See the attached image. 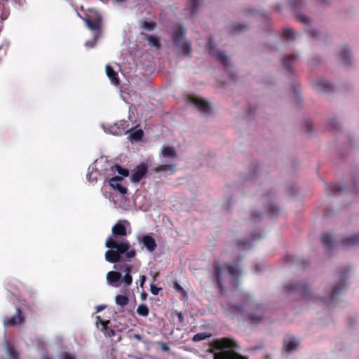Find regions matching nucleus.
Listing matches in <instances>:
<instances>
[{"label": "nucleus", "instance_id": "obj_50", "mask_svg": "<svg viewBox=\"0 0 359 359\" xmlns=\"http://www.w3.org/2000/svg\"><path fill=\"white\" fill-rule=\"evenodd\" d=\"M304 127L307 133L312 131V124L309 121H306L304 124Z\"/></svg>", "mask_w": 359, "mask_h": 359}, {"label": "nucleus", "instance_id": "obj_11", "mask_svg": "<svg viewBox=\"0 0 359 359\" xmlns=\"http://www.w3.org/2000/svg\"><path fill=\"white\" fill-rule=\"evenodd\" d=\"M148 170L147 165L144 163L136 166L133 170L130 180L134 183L139 182L147 174Z\"/></svg>", "mask_w": 359, "mask_h": 359}, {"label": "nucleus", "instance_id": "obj_63", "mask_svg": "<svg viewBox=\"0 0 359 359\" xmlns=\"http://www.w3.org/2000/svg\"><path fill=\"white\" fill-rule=\"evenodd\" d=\"M261 236H261V235H259H259H257V236H252V241H255V240H257V239H258V238H261Z\"/></svg>", "mask_w": 359, "mask_h": 359}, {"label": "nucleus", "instance_id": "obj_15", "mask_svg": "<svg viewBox=\"0 0 359 359\" xmlns=\"http://www.w3.org/2000/svg\"><path fill=\"white\" fill-rule=\"evenodd\" d=\"M105 70L107 76L110 79L111 83L118 86L120 83L118 72H116L109 65H106Z\"/></svg>", "mask_w": 359, "mask_h": 359}, {"label": "nucleus", "instance_id": "obj_38", "mask_svg": "<svg viewBox=\"0 0 359 359\" xmlns=\"http://www.w3.org/2000/svg\"><path fill=\"white\" fill-rule=\"evenodd\" d=\"M175 168L174 164H170V165H161L158 167H156L154 170L156 172H161V171H166L168 170H173Z\"/></svg>", "mask_w": 359, "mask_h": 359}, {"label": "nucleus", "instance_id": "obj_12", "mask_svg": "<svg viewBox=\"0 0 359 359\" xmlns=\"http://www.w3.org/2000/svg\"><path fill=\"white\" fill-rule=\"evenodd\" d=\"M24 321V316L20 309H16V315L4 321V325L7 327H13L20 324Z\"/></svg>", "mask_w": 359, "mask_h": 359}, {"label": "nucleus", "instance_id": "obj_59", "mask_svg": "<svg viewBox=\"0 0 359 359\" xmlns=\"http://www.w3.org/2000/svg\"><path fill=\"white\" fill-rule=\"evenodd\" d=\"M285 259L287 262H292V255H286L285 257Z\"/></svg>", "mask_w": 359, "mask_h": 359}, {"label": "nucleus", "instance_id": "obj_62", "mask_svg": "<svg viewBox=\"0 0 359 359\" xmlns=\"http://www.w3.org/2000/svg\"><path fill=\"white\" fill-rule=\"evenodd\" d=\"M42 359H50L48 353H45L42 356Z\"/></svg>", "mask_w": 359, "mask_h": 359}, {"label": "nucleus", "instance_id": "obj_36", "mask_svg": "<svg viewBox=\"0 0 359 359\" xmlns=\"http://www.w3.org/2000/svg\"><path fill=\"white\" fill-rule=\"evenodd\" d=\"M210 337V334H208L205 332H200V333L196 334L193 337L192 340L194 342H198V341L205 340V339H207Z\"/></svg>", "mask_w": 359, "mask_h": 359}, {"label": "nucleus", "instance_id": "obj_48", "mask_svg": "<svg viewBox=\"0 0 359 359\" xmlns=\"http://www.w3.org/2000/svg\"><path fill=\"white\" fill-rule=\"evenodd\" d=\"M328 126L332 130L336 129L337 128V123L335 118L330 119L328 122Z\"/></svg>", "mask_w": 359, "mask_h": 359}, {"label": "nucleus", "instance_id": "obj_42", "mask_svg": "<svg viewBox=\"0 0 359 359\" xmlns=\"http://www.w3.org/2000/svg\"><path fill=\"white\" fill-rule=\"evenodd\" d=\"M96 319H97V323H100V324H102V330L103 331H107V327H108V325L109 323H110V321L109 320H102L101 317L97 316L96 317Z\"/></svg>", "mask_w": 359, "mask_h": 359}, {"label": "nucleus", "instance_id": "obj_51", "mask_svg": "<svg viewBox=\"0 0 359 359\" xmlns=\"http://www.w3.org/2000/svg\"><path fill=\"white\" fill-rule=\"evenodd\" d=\"M307 32L314 38L318 36V32L313 29H309Z\"/></svg>", "mask_w": 359, "mask_h": 359}, {"label": "nucleus", "instance_id": "obj_4", "mask_svg": "<svg viewBox=\"0 0 359 359\" xmlns=\"http://www.w3.org/2000/svg\"><path fill=\"white\" fill-rule=\"evenodd\" d=\"M185 28L182 25H179L174 29L171 34V38L174 45L177 49V55L189 57L191 53V43L190 41L185 38Z\"/></svg>", "mask_w": 359, "mask_h": 359}, {"label": "nucleus", "instance_id": "obj_21", "mask_svg": "<svg viewBox=\"0 0 359 359\" xmlns=\"http://www.w3.org/2000/svg\"><path fill=\"white\" fill-rule=\"evenodd\" d=\"M297 59V55L294 54L287 55L283 57L282 63L284 67L288 71L292 72V64Z\"/></svg>", "mask_w": 359, "mask_h": 359}, {"label": "nucleus", "instance_id": "obj_30", "mask_svg": "<svg viewBox=\"0 0 359 359\" xmlns=\"http://www.w3.org/2000/svg\"><path fill=\"white\" fill-rule=\"evenodd\" d=\"M283 37L287 40H294L295 39V32L293 29L290 28H286L283 29L282 31Z\"/></svg>", "mask_w": 359, "mask_h": 359}, {"label": "nucleus", "instance_id": "obj_20", "mask_svg": "<svg viewBox=\"0 0 359 359\" xmlns=\"http://www.w3.org/2000/svg\"><path fill=\"white\" fill-rule=\"evenodd\" d=\"M122 278L120 271H109L107 274V280L109 284L114 286H118L117 283Z\"/></svg>", "mask_w": 359, "mask_h": 359}, {"label": "nucleus", "instance_id": "obj_27", "mask_svg": "<svg viewBox=\"0 0 359 359\" xmlns=\"http://www.w3.org/2000/svg\"><path fill=\"white\" fill-rule=\"evenodd\" d=\"M316 88H318V90H332V86L331 83L324 79H318V81L316 83Z\"/></svg>", "mask_w": 359, "mask_h": 359}, {"label": "nucleus", "instance_id": "obj_18", "mask_svg": "<svg viewBox=\"0 0 359 359\" xmlns=\"http://www.w3.org/2000/svg\"><path fill=\"white\" fill-rule=\"evenodd\" d=\"M359 244V234L344 238L341 241L344 248H349Z\"/></svg>", "mask_w": 359, "mask_h": 359}, {"label": "nucleus", "instance_id": "obj_23", "mask_svg": "<svg viewBox=\"0 0 359 359\" xmlns=\"http://www.w3.org/2000/svg\"><path fill=\"white\" fill-rule=\"evenodd\" d=\"M161 154L164 158H174L177 156V152L172 147H163Z\"/></svg>", "mask_w": 359, "mask_h": 359}, {"label": "nucleus", "instance_id": "obj_54", "mask_svg": "<svg viewBox=\"0 0 359 359\" xmlns=\"http://www.w3.org/2000/svg\"><path fill=\"white\" fill-rule=\"evenodd\" d=\"M177 316L180 323L184 322V316L181 312L177 313Z\"/></svg>", "mask_w": 359, "mask_h": 359}, {"label": "nucleus", "instance_id": "obj_56", "mask_svg": "<svg viewBox=\"0 0 359 359\" xmlns=\"http://www.w3.org/2000/svg\"><path fill=\"white\" fill-rule=\"evenodd\" d=\"M161 347L162 351H169V349H170L169 346H167L165 344H164V343H163V344H161Z\"/></svg>", "mask_w": 359, "mask_h": 359}, {"label": "nucleus", "instance_id": "obj_57", "mask_svg": "<svg viewBox=\"0 0 359 359\" xmlns=\"http://www.w3.org/2000/svg\"><path fill=\"white\" fill-rule=\"evenodd\" d=\"M309 264V261L307 260H301V265L303 268L306 267Z\"/></svg>", "mask_w": 359, "mask_h": 359}, {"label": "nucleus", "instance_id": "obj_41", "mask_svg": "<svg viewBox=\"0 0 359 359\" xmlns=\"http://www.w3.org/2000/svg\"><path fill=\"white\" fill-rule=\"evenodd\" d=\"M99 34H95V36H94V39L93 41H87L86 43H85V46L87 47V48H93L96 45V43H97V41L99 38Z\"/></svg>", "mask_w": 359, "mask_h": 359}, {"label": "nucleus", "instance_id": "obj_45", "mask_svg": "<svg viewBox=\"0 0 359 359\" xmlns=\"http://www.w3.org/2000/svg\"><path fill=\"white\" fill-rule=\"evenodd\" d=\"M123 255H125L126 259L130 260V259L133 258L135 256L136 252L135 250H128V251L125 252Z\"/></svg>", "mask_w": 359, "mask_h": 359}, {"label": "nucleus", "instance_id": "obj_35", "mask_svg": "<svg viewBox=\"0 0 359 359\" xmlns=\"http://www.w3.org/2000/svg\"><path fill=\"white\" fill-rule=\"evenodd\" d=\"M149 309L144 304H140L137 309V313L139 316L147 317L149 315Z\"/></svg>", "mask_w": 359, "mask_h": 359}, {"label": "nucleus", "instance_id": "obj_19", "mask_svg": "<svg viewBox=\"0 0 359 359\" xmlns=\"http://www.w3.org/2000/svg\"><path fill=\"white\" fill-rule=\"evenodd\" d=\"M247 306V302H243L238 304H229L228 311L232 315H243L244 313V309Z\"/></svg>", "mask_w": 359, "mask_h": 359}, {"label": "nucleus", "instance_id": "obj_60", "mask_svg": "<svg viewBox=\"0 0 359 359\" xmlns=\"http://www.w3.org/2000/svg\"><path fill=\"white\" fill-rule=\"evenodd\" d=\"M261 267H262V266L259 265V264L255 265V271H257V272L260 271H261V269H260Z\"/></svg>", "mask_w": 359, "mask_h": 359}, {"label": "nucleus", "instance_id": "obj_32", "mask_svg": "<svg viewBox=\"0 0 359 359\" xmlns=\"http://www.w3.org/2000/svg\"><path fill=\"white\" fill-rule=\"evenodd\" d=\"M248 29V26L244 25H235L232 27L230 33L231 34H237L241 32H243Z\"/></svg>", "mask_w": 359, "mask_h": 359}, {"label": "nucleus", "instance_id": "obj_16", "mask_svg": "<svg viewBox=\"0 0 359 359\" xmlns=\"http://www.w3.org/2000/svg\"><path fill=\"white\" fill-rule=\"evenodd\" d=\"M264 310L260 306H257L255 311L249 313L248 319L251 323L255 324L261 321L263 318Z\"/></svg>", "mask_w": 359, "mask_h": 359}, {"label": "nucleus", "instance_id": "obj_58", "mask_svg": "<svg viewBox=\"0 0 359 359\" xmlns=\"http://www.w3.org/2000/svg\"><path fill=\"white\" fill-rule=\"evenodd\" d=\"M259 217H260L259 215H257V214H255V213H252L251 215V218H252V220H256L257 219H259Z\"/></svg>", "mask_w": 359, "mask_h": 359}, {"label": "nucleus", "instance_id": "obj_24", "mask_svg": "<svg viewBox=\"0 0 359 359\" xmlns=\"http://www.w3.org/2000/svg\"><path fill=\"white\" fill-rule=\"evenodd\" d=\"M339 59L345 65H350L351 62V54L348 50L344 47L339 55Z\"/></svg>", "mask_w": 359, "mask_h": 359}, {"label": "nucleus", "instance_id": "obj_10", "mask_svg": "<svg viewBox=\"0 0 359 359\" xmlns=\"http://www.w3.org/2000/svg\"><path fill=\"white\" fill-rule=\"evenodd\" d=\"M348 269L346 270V272L341 273L339 283L336 286L334 287L332 291L330 294L329 302L330 304H332L335 302L337 297L339 294V293L346 288L345 281L347 278L346 273L348 271Z\"/></svg>", "mask_w": 359, "mask_h": 359}, {"label": "nucleus", "instance_id": "obj_43", "mask_svg": "<svg viewBox=\"0 0 359 359\" xmlns=\"http://www.w3.org/2000/svg\"><path fill=\"white\" fill-rule=\"evenodd\" d=\"M268 211L271 215H276L278 212L279 208L276 207L275 205L270 203L269 204Z\"/></svg>", "mask_w": 359, "mask_h": 359}, {"label": "nucleus", "instance_id": "obj_28", "mask_svg": "<svg viewBox=\"0 0 359 359\" xmlns=\"http://www.w3.org/2000/svg\"><path fill=\"white\" fill-rule=\"evenodd\" d=\"M344 187L340 184H335L332 185H327V191L328 194H337L342 191Z\"/></svg>", "mask_w": 359, "mask_h": 359}, {"label": "nucleus", "instance_id": "obj_8", "mask_svg": "<svg viewBox=\"0 0 359 359\" xmlns=\"http://www.w3.org/2000/svg\"><path fill=\"white\" fill-rule=\"evenodd\" d=\"M114 263V269L125 273L124 276L121 278L122 282L124 283L125 287L130 286L133 283V277L131 276L133 266L126 263L118 264Z\"/></svg>", "mask_w": 359, "mask_h": 359}, {"label": "nucleus", "instance_id": "obj_5", "mask_svg": "<svg viewBox=\"0 0 359 359\" xmlns=\"http://www.w3.org/2000/svg\"><path fill=\"white\" fill-rule=\"evenodd\" d=\"M285 294L298 293L303 299H313L309 293V287L304 283L290 282L283 287Z\"/></svg>", "mask_w": 359, "mask_h": 359}, {"label": "nucleus", "instance_id": "obj_33", "mask_svg": "<svg viewBox=\"0 0 359 359\" xmlns=\"http://www.w3.org/2000/svg\"><path fill=\"white\" fill-rule=\"evenodd\" d=\"M115 301H116V304L121 306H126L129 302L128 297L127 296L121 295V294L117 295L116 297Z\"/></svg>", "mask_w": 359, "mask_h": 359}, {"label": "nucleus", "instance_id": "obj_29", "mask_svg": "<svg viewBox=\"0 0 359 359\" xmlns=\"http://www.w3.org/2000/svg\"><path fill=\"white\" fill-rule=\"evenodd\" d=\"M145 37L147 39L148 43L150 46L155 47L157 49L161 48V43L157 37L149 34H145Z\"/></svg>", "mask_w": 359, "mask_h": 359}, {"label": "nucleus", "instance_id": "obj_39", "mask_svg": "<svg viewBox=\"0 0 359 359\" xmlns=\"http://www.w3.org/2000/svg\"><path fill=\"white\" fill-rule=\"evenodd\" d=\"M114 168L118 172V173L123 177H127L129 175L128 170L126 168H123L119 165H115Z\"/></svg>", "mask_w": 359, "mask_h": 359}, {"label": "nucleus", "instance_id": "obj_40", "mask_svg": "<svg viewBox=\"0 0 359 359\" xmlns=\"http://www.w3.org/2000/svg\"><path fill=\"white\" fill-rule=\"evenodd\" d=\"M128 131H129V130H127L125 131L123 128H119V127H118V126L116 127V124L115 125V126L111 128V133L114 135H122L123 133H126Z\"/></svg>", "mask_w": 359, "mask_h": 359}, {"label": "nucleus", "instance_id": "obj_1", "mask_svg": "<svg viewBox=\"0 0 359 359\" xmlns=\"http://www.w3.org/2000/svg\"><path fill=\"white\" fill-rule=\"evenodd\" d=\"M125 224L128 222L118 221L111 229V235L108 236L105 246L109 250L105 252V259L110 263H117L121 261V256L130 248L129 241L123 238L127 236Z\"/></svg>", "mask_w": 359, "mask_h": 359}, {"label": "nucleus", "instance_id": "obj_52", "mask_svg": "<svg viewBox=\"0 0 359 359\" xmlns=\"http://www.w3.org/2000/svg\"><path fill=\"white\" fill-rule=\"evenodd\" d=\"M140 286L142 287L145 283V280H146V276L144 275H142V276H140Z\"/></svg>", "mask_w": 359, "mask_h": 359}, {"label": "nucleus", "instance_id": "obj_22", "mask_svg": "<svg viewBox=\"0 0 359 359\" xmlns=\"http://www.w3.org/2000/svg\"><path fill=\"white\" fill-rule=\"evenodd\" d=\"M6 352L10 359H20V353L13 345L6 341Z\"/></svg>", "mask_w": 359, "mask_h": 359}, {"label": "nucleus", "instance_id": "obj_55", "mask_svg": "<svg viewBox=\"0 0 359 359\" xmlns=\"http://www.w3.org/2000/svg\"><path fill=\"white\" fill-rule=\"evenodd\" d=\"M175 288L177 291L185 293L184 290L177 283H175Z\"/></svg>", "mask_w": 359, "mask_h": 359}, {"label": "nucleus", "instance_id": "obj_34", "mask_svg": "<svg viewBox=\"0 0 359 359\" xmlns=\"http://www.w3.org/2000/svg\"><path fill=\"white\" fill-rule=\"evenodd\" d=\"M201 1V0H189L187 7H190L191 14L193 15L197 11V9L200 5Z\"/></svg>", "mask_w": 359, "mask_h": 359}, {"label": "nucleus", "instance_id": "obj_2", "mask_svg": "<svg viewBox=\"0 0 359 359\" xmlns=\"http://www.w3.org/2000/svg\"><path fill=\"white\" fill-rule=\"evenodd\" d=\"M210 353L214 354L213 359H248L236 351L239 349L238 343L233 339L222 337L217 339L210 344Z\"/></svg>", "mask_w": 359, "mask_h": 359}, {"label": "nucleus", "instance_id": "obj_6", "mask_svg": "<svg viewBox=\"0 0 359 359\" xmlns=\"http://www.w3.org/2000/svg\"><path fill=\"white\" fill-rule=\"evenodd\" d=\"M289 4L291 10L295 14L297 20L304 25H309L310 22L309 17L299 13V11L305 6V1L290 0Z\"/></svg>", "mask_w": 359, "mask_h": 359}, {"label": "nucleus", "instance_id": "obj_37", "mask_svg": "<svg viewBox=\"0 0 359 359\" xmlns=\"http://www.w3.org/2000/svg\"><path fill=\"white\" fill-rule=\"evenodd\" d=\"M156 26V24L155 22L150 20V21H144L142 25V27L144 29L151 31L153 30Z\"/></svg>", "mask_w": 359, "mask_h": 359}, {"label": "nucleus", "instance_id": "obj_61", "mask_svg": "<svg viewBox=\"0 0 359 359\" xmlns=\"http://www.w3.org/2000/svg\"><path fill=\"white\" fill-rule=\"evenodd\" d=\"M107 332H108V334H109V336L114 335V333H115L114 330H111V329L109 331H107Z\"/></svg>", "mask_w": 359, "mask_h": 359}, {"label": "nucleus", "instance_id": "obj_14", "mask_svg": "<svg viewBox=\"0 0 359 359\" xmlns=\"http://www.w3.org/2000/svg\"><path fill=\"white\" fill-rule=\"evenodd\" d=\"M86 23L88 27L93 30L96 31L99 35L101 32V20L99 18H88L86 19Z\"/></svg>", "mask_w": 359, "mask_h": 359}, {"label": "nucleus", "instance_id": "obj_17", "mask_svg": "<svg viewBox=\"0 0 359 359\" xmlns=\"http://www.w3.org/2000/svg\"><path fill=\"white\" fill-rule=\"evenodd\" d=\"M142 242L149 252H154L156 248L157 245L155 239L149 235L144 236Z\"/></svg>", "mask_w": 359, "mask_h": 359}, {"label": "nucleus", "instance_id": "obj_3", "mask_svg": "<svg viewBox=\"0 0 359 359\" xmlns=\"http://www.w3.org/2000/svg\"><path fill=\"white\" fill-rule=\"evenodd\" d=\"M215 276L219 292H224V284L231 278H237L241 274V270L238 265L227 264L225 267L216 263L214 266Z\"/></svg>", "mask_w": 359, "mask_h": 359}, {"label": "nucleus", "instance_id": "obj_44", "mask_svg": "<svg viewBox=\"0 0 359 359\" xmlns=\"http://www.w3.org/2000/svg\"><path fill=\"white\" fill-rule=\"evenodd\" d=\"M249 245L250 242L248 240H239L236 242V245L240 248H244Z\"/></svg>", "mask_w": 359, "mask_h": 359}, {"label": "nucleus", "instance_id": "obj_46", "mask_svg": "<svg viewBox=\"0 0 359 359\" xmlns=\"http://www.w3.org/2000/svg\"><path fill=\"white\" fill-rule=\"evenodd\" d=\"M161 290V287H156L154 284L150 285V291L154 295H157Z\"/></svg>", "mask_w": 359, "mask_h": 359}, {"label": "nucleus", "instance_id": "obj_31", "mask_svg": "<svg viewBox=\"0 0 359 359\" xmlns=\"http://www.w3.org/2000/svg\"><path fill=\"white\" fill-rule=\"evenodd\" d=\"M144 135V132L142 129L135 130L130 133L129 137L131 141H139Z\"/></svg>", "mask_w": 359, "mask_h": 359}, {"label": "nucleus", "instance_id": "obj_47", "mask_svg": "<svg viewBox=\"0 0 359 359\" xmlns=\"http://www.w3.org/2000/svg\"><path fill=\"white\" fill-rule=\"evenodd\" d=\"M61 359H76L75 356L70 353L65 352L60 356Z\"/></svg>", "mask_w": 359, "mask_h": 359}, {"label": "nucleus", "instance_id": "obj_26", "mask_svg": "<svg viewBox=\"0 0 359 359\" xmlns=\"http://www.w3.org/2000/svg\"><path fill=\"white\" fill-rule=\"evenodd\" d=\"M284 344L285 347V351L287 352H290L295 350L297 348L299 342L296 339L291 338L288 341L285 340Z\"/></svg>", "mask_w": 359, "mask_h": 359}, {"label": "nucleus", "instance_id": "obj_64", "mask_svg": "<svg viewBox=\"0 0 359 359\" xmlns=\"http://www.w3.org/2000/svg\"><path fill=\"white\" fill-rule=\"evenodd\" d=\"M141 297H142V299H145V298H146L147 294H141Z\"/></svg>", "mask_w": 359, "mask_h": 359}, {"label": "nucleus", "instance_id": "obj_49", "mask_svg": "<svg viewBox=\"0 0 359 359\" xmlns=\"http://www.w3.org/2000/svg\"><path fill=\"white\" fill-rule=\"evenodd\" d=\"M86 177H87L88 180L91 183L97 182V177H93L92 172H88Z\"/></svg>", "mask_w": 359, "mask_h": 359}, {"label": "nucleus", "instance_id": "obj_53", "mask_svg": "<svg viewBox=\"0 0 359 359\" xmlns=\"http://www.w3.org/2000/svg\"><path fill=\"white\" fill-rule=\"evenodd\" d=\"M106 308L105 305H98L95 307L96 312H100Z\"/></svg>", "mask_w": 359, "mask_h": 359}, {"label": "nucleus", "instance_id": "obj_7", "mask_svg": "<svg viewBox=\"0 0 359 359\" xmlns=\"http://www.w3.org/2000/svg\"><path fill=\"white\" fill-rule=\"evenodd\" d=\"M187 102L193 104L203 114L208 115L211 113L209 102L204 99L189 95L187 97Z\"/></svg>", "mask_w": 359, "mask_h": 359}, {"label": "nucleus", "instance_id": "obj_13", "mask_svg": "<svg viewBox=\"0 0 359 359\" xmlns=\"http://www.w3.org/2000/svg\"><path fill=\"white\" fill-rule=\"evenodd\" d=\"M122 180V177L115 176L109 180V184L114 189L118 190L121 194H125L127 193V189L120 184V182Z\"/></svg>", "mask_w": 359, "mask_h": 359}, {"label": "nucleus", "instance_id": "obj_25", "mask_svg": "<svg viewBox=\"0 0 359 359\" xmlns=\"http://www.w3.org/2000/svg\"><path fill=\"white\" fill-rule=\"evenodd\" d=\"M322 244L327 248L331 249L333 246L332 237L328 233L322 234L321 236Z\"/></svg>", "mask_w": 359, "mask_h": 359}, {"label": "nucleus", "instance_id": "obj_9", "mask_svg": "<svg viewBox=\"0 0 359 359\" xmlns=\"http://www.w3.org/2000/svg\"><path fill=\"white\" fill-rule=\"evenodd\" d=\"M208 52L210 55L214 56L222 65L226 69L229 65V58L224 54L223 52L216 50L215 44L210 39L208 43Z\"/></svg>", "mask_w": 359, "mask_h": 359}]
</instances>
